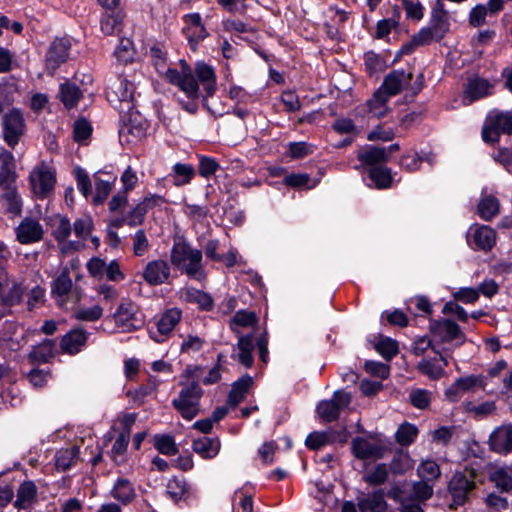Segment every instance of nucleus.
<instances>
[{
	"label": "nucleus",
	"instance_id": "nucleus-60",
	"mask_svg": "<svg viewBox=\"0 0 512 512\" xmlns=\"http://www.w3.org/2000/svg\"><path fill=\"white\" fill-rule=\"evenodd\" d=\"M74 175H75V179L77 182L78 190L83 194V196L85 198H87L91 192V186H92L91 180H90L87 172L84 169L77 167L74 170Z\"/></svg>",
	"mask_w": 512,
	"mask_h": 512
},
{
	"label": "nucleus",
	"instance_id": "nucleus-44",
	"mask_svg": "<svg viewBox=\"0 0 512 512\" xmlns=\"http://www.w3.org/2000/svg\"><path fill=\"white\" fill-rule=\"evenodd\" d=\"M369 177L379 189L388 188L392 181L390 170L381 166L371 168Z\"/></svg>",
	"mask_w": 512,
	"mask_h": 512
},
{
	"label": "nucleus",
	"instance_id": "nucleus-7",
	"mask_svg": "<svg viewBox=\"0 0 512 512\" xmlns=\"http://www.w3.org/2000/svg\"><path fill=\"white\" fill-rule=\"evenodd\" d=\"M25 131V120L22 112L13 108L2 117L3 139L7 145L14 148Z\"/></svg>",
	"mask_w": 512,
	"mask_h": 512
},
{
	"label": "nucleus",
	"instance_id": "nucleus-2",
	"mask_svg": "<svg viewBox=\"0 0 512 512\" xmlns=\"http://www.w3.org/2000/svg\"><path fill=\"white\" fill-rule=\"evenodd\" d=\"M184 386L179 392L178 398L172 401L173 407L180 412L183 418L192 420L199 413V402L203 394L197 380H192L190 384L181 382Z\"/></svg>",
	"mask_w": 512,
	"mask_h": 512
},
{
	"label": "nucleus",
	"instance_id": "nucleus-53",
	"mask_svg": "<svg viewBox=\"0 0 512 512\" xmlns=\"http://www.w3.org/2000/svg\"><path fill=\"white\" fill-rule=\"evenodd\" d=\"M331 443V434L328 431L312 432L305 441L306 446L311 450H317L321 447Z\"/></svg>",
	"mask_w": 512,
	"mask_h": 512
},
{
	"label": "nucleus",
	"instance_id": "nucleus-12",
	"mask_svg": "<svg viewBox=\"0 0 512 512\" xmlns=\"http://www.w3.org/2000/svg\"><path fill=\"white\" fill-rule=\"evenodd\" d=\"M413 74L404 70H393L388 73L381 86L378 88L383 94L391 98L399 94L404 88L411 83Z\"/></svg>",
	"mask_w": 512,
	"mask_h": 512
},
{
	"label": "nucleus",
	"instance_id": "nucleus-21",
	"mask_svg": "<svg viewBox=\"0 0 512 512\" xmlns=\"http://www.w3.org/2000/svg\"><path fill=\"white\" fill-rule=\"evenodd\" d=\"M357 505L360 512H384L386 508L384 494L381 490L371 494L361 493L357 497Z\"/></svg>",
	"mask_w": 512,
	"mask_h": 512
},
{
	"label": "nucleus",
	"instance_id": "nucleus-26",
	"mask_svg": "<svg viewBox=\"0 0 512 512\" xmlns=\"http://www.w3.org/2000/svg\"><path fill=\"white\" fill-rule=\"evenodd\" d=\"M500 213V202L494 195H484L477 205V214L484 221H491Z\"/></svg>",
	"mask_w": 512,
	"mask_h": 512
},
{
	"label": "nucleus",
	"instance_id": "nucleus-61",
	"mask_svg": "<svg viewBox=\"0 0 512 512\" xmlns=\"http://www.w3.org/2000/svg\"><path fill=\"white\" fill-rule=\"evenodd\" d=\"M376 350L389 360L398 353V344L390 338H385L376 344Z\"/></svg>",
	"mask_w": 512,
	"mask_h": 512
},
{
	"label": "nucleus",
	"instance_id": "nucleus-15",
	"mask_svg": "<svg viewBox=\"0 0 512 512\" xmlns=\"http://www.w3.org/2000/svg\"><path fill=\"white\" fill-rule=\"evenodd\" d=\"M44 230L42 225L32 219H23L16 228V237L21 244H31L42 240Z\"/></svg>",
	"mask_w": 512,
	"mask_h": 512
},
{
	"label": "nucleus",
	"instance_id": "nucleus-23",
	"mask_svg": "<svg viewBox=\"0 0 512 512\" xmlns=\"http://www.w3.org/2000/svg\"><path fill=\"white\" fill-rule=\"evenodd\" d=\"M254 334L249 333L246 335H240L238 337V342L236 348L238 349V354L236 355L239 363L249 368L253 365L254 358L252 352L254 350ZM235 357V355H232Z\"/></svg>",
	"mask_w": 512,
	"mask_h": 512
},
{
	"label": "nucleus",
	"instance_id": "nucleus-19",
	"mask_svg": "<svg viewBox=\"0 0 512 512\" xmlns=\"http://www.w3.org/2000/svg\"><path fill=\"white\" fill-rule=\"evenodd\" d=\"M449 26L448 14L444 10L443 4L438 0L432 10L431 19L427 28L431 31L438 42L443 39L449 31Z\"/></svg>",
	"mask_w": 512,
	"mask_h": 512
},
{
	"label": "nucleus",
	"instance_id": "nucleus-51",
	"mask_svg": "<svg viewBox=\"0 0 512 512\" xmlns=\"http://www.w3.org/2000/svg\"><path fill=\"white\" fill-rule=\"evenodd\" d=\"M440 468L434 461L427 460L420 464L418 467V475L428 482H433L440 477Z\"/></svg>",
	"mask_w": 512,
	"mask_h": 512
},
{
	"label": "nucleus",
	"instance_id": "nucleus-11",
	"mask_svg": "<svg viewBox=\"0 0 512 512\" xmlns=\"http://www.w3.org/2000/svg\"><path fill=\"white\" fill-rule=\"evenodd\" d=\"M171 274L169 263L163 259L149 261L143 271L142 278L151 286H158L168 281Z\"/></svg>",
	"mask_w": 512,
	"mask_h": 512
},
{
	"label": "nucleus",
	"instance_id": "nucleus-40",
	"mask_svg": "<svg viewBox=\"0 0 512 512\" xmlns=\"http://www.w3.org/2000/svg\"><path fill=\"white\" fill-rule=\"evenodd\" d=\"M491 481L502 492H509L512 490V473L509 468L496 469L491 474Z\"/></svg>",
	"mask_w": 512,
	"mask_h": 512
},
{
	"label": "nucleus",
	"instance_id": "nucleus-27",
	"mask_svg": "<svg viewBox=\"0 0 512 512\" xmlns=\"http://www.w3.org/2000/svg\"><path fill=\"white\" fill-rule=\"evenodd\" d=\"M253 379L249 375H245L237 380L233 385L229 392L227 404L235 407L239 403H241L246 394L248 393L250 387L252 386Z\"/></svg>",
	"mask_w": 512,
	"mask_h": 512
},
{
	"label": "nucleus",
	"instance_id": "nucleus-63",
	"mask_svg": "<svg viewBox=\"0 0 512 512\" xmlns=\"http://www.w3.org/2000/svg\"><path fill=\"white\" fill-rule=\"evenodd\" d=\"M92 226H93L92 220L89 217H84V218L77 219L74 222L72 228H73V231H74V234L76 235V237L84 240L90 235Z\"/></svg>",
	"mask_w": 512,
	"mask_h": 512
},
{
	"label": "nucleus",
	"instance_id": "nucleus-6",
	"mask_svg": "<svg viewBox=\"0 0 512 512\" xmlns=\"http://www.w3.org/2000/svg\"><path fill=\"white\" fill-rule=\"evenodd\" d=\"M181 64V72L173 68H168L164 73V77L169 83L179 87L190 100H195L198 98V83L186 62L181 61Z\"/></svg>",
	"mask_w": 512,
	"mask_h": 512
},
{
	"label": "nucleus",
	"instance_id": "nucleus-25",
	"mask_svg": "<svg viewBox=\"0 0 512 512\" xmlns=\"http://www.w3.org/2000/svg\"><path fill=\"white\" fill-rule=\"evenodd\" d=\"M37 498V487L32 481L23 482L18 490L16 495V500L14 502V506L17 509H28L32 506L34 502H36Z\"/></svg>",
	"mask_w": 512,
	"mask_h": 512
},
{
	"label": "nucleus",
	"instance_id": "nucleus-36",
	"mask_svg": "<svg viewBox=\"0 0 512 512\" xmlns=\"http://www.w3.org/2000/svg\"><path fill=\"white\" fill-rule=\"evenodd\" d=\"M112 495L123 504H127L134 499L135 491L132 484L127 479L121 478L115 483Z\"/></svg>",
	"mask_w": 512,
	"mask_h": 512
},
{
	"label": "nucleus",
	"instance_id": "nucleus-49",
	"mask_svg": "<svg viewBox=\"0 0 512 512\" xmlns=\"http://www.w3.org/2000/svg\"><path fill=\"white\" fill-rule=\"evenodd\" d=\"M175 173L174 184L183 186L188 184L194 176V168L188 164L177 163L173 167Z\"/></svg>",
	"mask_w": 512,
	"mask_h": 512
},
{
	"label": "nucleus",
	"instance_id": "nucleus-16",
	"mask_svg": "<svg viewBox=\"0 0 512 512\" xmlns=\"http://www.w3.org/2000/svg\"><path fill=\"white\" fill-rule=\"evenodd\" d=\"M493 85L486 79L473 77L468 80L463 103L464 105H470L474 101L484 98L491 94Z\"/></svg>",
	"mask_w": 512,
	"mask_h": 512
},
{
	"label": "nucleus",
	"instance_id": "nucleus-33",
	"mask_svg": "<svg viewBox=\"0 0 512 512\" xmlns=\"http://www.w3.org/2000/svg\"><path fill=\"white\" fill-rule=\"evenodd\" d=\"M81 97L82 92L76 84L69 81L61 84L59 99L67 109L74 108Z\"/></svg>",
	"mask_w": 512,
	"mask_h": 512
},
{
	"label": "nucleus",
	"instance_id": "nucleus-17",
	"mask_svg": "<svg viewBox=\"0 0 512 512\" xmlns=\"http://www.w3.org/2000/svg\"><path fill=\"white\" fill-rule=\"evenodd\" d=\"M355 457L358 459H380L384 456L385 448L378 442L364 438H355L352 442Z\"/></svg>",
	"mask_w": 512,
	"mask_h": 512
},
{
	"label": "nucleus",
	"instance_id": "nucleus-45",
	"mask_svg": "<svg viewBox=\"0 0 512 512\" xmlns=\"http://www.w3.org/2000/svg\"><path fill=\"white\" fill-rule=\"evenodd\" d=\"M53 236L58 242H64L72 232L70 220L65 216H57L54 220Z\"/></svg>",
	"mask_w": 512,
	"mask_h": 512
},
{
	"label": "nucleus",
	"instance_id": "nucleus-31",
	"mask_svg": "<svg viewBox=\"0 0 512 512\" xmlns=\"http://www.w3.org/2000/svg\"><path fill=\"white\" fill-rule=\"evenodd\" d=\"M389 99V97L377 89L372 98L367 101L368 112L371 116L378 119L385 117L389 112L387 105Z\"/></svg>",
	"mask_w": 512,
	"mask_h": 512
},
{
	"label": "nucleus",
	"instance_id": "nucleus-43",
	"mask_svg": "<svg viewBox=\"0 0 512 512\" xmlns=\"http://www.w3.org/2000/svg\"><path fill=\"white\" fill-rule=\"evenodd\" d=\"M417 367L422 374L433 380H437L444 375V368L436 360L422 359Z\"/></svg>",
	"mask_w": 512,
	"mask_h": 512
},
{
	"label": "nucleus",
	"instance_id": "nucleus-56",
	"mask_svg": "<svg viewBox=\"0 0 512 512\" xmlns=\"http://www.w3.org/2000/svg\"><path fill=\"white\" fill-rule=\"evenodd\" d=\"M103 315V309L99 305L92 307H79L75 312V317L81 321L93 322L100 319Z\"/></svg>",
	"mask_w": 512,
	"mask_h": 512
},
{
	"label": "nucleus",
	"instance_id": "nucleus-62",
	"mask_svg": "<svg viewBox=\"0 0 512 512\" xmlns=\"http://www.w3.org/2000/svg\"><path fill=\"white\" fill-rule=\"evenodd\" d=\"M488 13L485 5L478 4L474 6L469 13V24L474 28L484 25Z\"/></svg>",
	"mask_w": 512,
	"mask_h": 512
},
{
	"label": "nucleus",
	"instance_id": "nucleus-28",
	"mask_svg": "<svg viewBox=\"0 0 512 512\" xmlns=\"http://www.w3.org/2000/svg\"><path fill=\"white\" fill-rule=\"evenodd\" d=\"M193 450L205 459L214 458L220 450V441L217 438L201 437L193 442Z\"/></svg>",
	"mask_w": 512,
	"mask_h": 512
},
{
	"label": "nucleus",
	"instance_id": "nucleus-5",
	"mask_svg": "<svg viewBox=\"0 0 512 512\" xmlns=\"http://www.w3.org/2000/svg\"><path fill=\"white\" fill-rule=\"evenodd\" d=\"M56 176L54 170L42 162L35 166L29 175V184L37 198H46L54 190Z\"/></svg>",
	"mask_w": 512,
	"mask_h": 512
},
{
	"label": "nucleus",
	"instance_id": "nucleus-59",
	"mask_svg": "<svg viewBox=\"0 0 512 512\" xmlns=\"http://www.w3.org/2000/svg\"><path fill=\"white\" fill-rule=\"evenodd\" d=\"M155 447L160 453L165 455H174L177 453L174 440L171 436L168 435L156 436Z\"/></svg>",
	"mask_w": 512,
	"mask_h": 512
},
{
	"label": "nucleus",
	"instance_id": "nucleus-37",
	"mask_svg": "<svg viewBox=\"0 0 512 512\" xmlns=\"http://www.w3.org/2000/svg\"><path fill=\"white\" fill-rule=\"evenodd\" d=\"M196 74L198 80L204 85L207 95L211 96L215 88V74L213 69L204 63H198L196 66Z\"/></svg>",
	"mask_w": 512,
	"mask_h": 512
},
{
	"label": "nucleus",
	"instance_id": "nucleus-1",
	"mask_svg": "<svg viewBox=\"0 0 512 512\" xmlns=\"http://www.w3.org/2000/svg\"><path fill=\"white\" fill-rule=\"evenodd\" d=\"M202 258L201 250L183 240L175 241L170 252L171 264L181 273L200 282L206 279Z\"/></svg>",
	"mask_w": 512,
	"mask_h": 512
},
{
	"label": "nucleus",
	"instance_id": "nucleus-39",
	"mask_svg": "<svg viewBox=\"0 0 512 512\" xmlns=\"http://www.w3.org/2000/svg\"><path fill=\"white\" fill-rule=\"evenodd\" d=\"M78 452L79 450L75 446L60 450L56 454L55 465L57 469L61 471L68 470L72 465L76 463Z\"/></svg>",
	"mask_w": 512,
	"mask_h": 512
},
{
	"label": "nucleus",
	"instance_id": "nucleus-13",
	"mask_svg": "<svg viewBox=\"0 0 512 512\" xmlns=\"http://www.w3.org/2000/svg\"><path fill=\"white\" fill-rule=\"evenodd\" d=\"M137 307L131 301H123L114 313V319L117 327L124 332L137 329L141 321L136 318Z\"/></svg>",
	"mask_w": 512,
	"mask_h": 512
},
{
	"label": "nucleus",
	"instance_id": "nucleus-42",
	"mask_svg": "<svg viewBox=\"0 0 512 512\" xmlns=\"http://www.w3.org/2000/svg\"><path fill=\"white\" fill-rule=\"evenodd\" d=\"M389 471L384 463L377 464L372 470L366 472L363 479L369 485H381L386 482Z\"/></svg>",
	"mask_w": 512,
	"mask_h": 512
},
{
	"label": "nucleus",
	"instance_id": "nucleus-48",
	"mask_svg": "<svg viewBox=\"0 0 512 512\" xmlns=\"http://www.w3.org/2000/svg\"><path fill=\"white\" fill-rule=\"evenodd\" d=\"M101 31L106 35H112L121 31L122 17L115 14H106L101 19Z\"/></svg>",
	"mask_w": 512,
	"mask_h": 512
},
{
	"label": "nucleus",
	"instance_id": "nucleus-47",
	"mask_svg": "<svg viewBox=\"0 0 512 512\" xmlns=\"http://www.w3.org/2000/svg\"><path fill=\"white\" fill-rule=\"evenodd\" d=\"M486 377L483 375H469L465 377H461L458 380L460 389L463 390V392H470V391H476L477 389H485L486 383H485Z\"/></svg>",
	"mask_w": 512,
	"mask_h": 512
},
{
	"label": "nucleus",
	"instance_id": "nucleus-55",
	"mask_svg": "<svg viewBox=\"0 0 512 512\" xmlns=\"http://www.w3.org/2000/svg\"><path fill=\"white\" fill-rule=\"evenodd\" d=\"M149 209L145 206L143 201L139 202L133 207L127 214V225L130 227H136L144 222L145 215Z\"/></svg>",
	"mask_w": 512,
	"mask_h": 512
},
{
	"label": "nucleus",
	"instance_id": "nucleus-32",
	"mask_svg": "<svg viewBox=\"0 0 512 512\" xmlns=\"http://www.w3.org/2000/svg\"><path fill=\"white\" fill-rule=\"evenodd\" d=\"M55 355V342L53 340L46 339L40 344L33 347L29 353V359L32 362L47 363Z\"/></svg>",
	"mask_w": 512,
	"mask_h": 512
},
{
	"label": "nucleus",
	"instance_id": "nucleus-35",
	"mask_svg": "<svg viewBox=\"0 0 512 512\" xmlns=\"http://www.w3.org/2000/svg\"><path fill=\"white\" fill-rule=\"evenodd\" d=\"M94 179L95 194L93 196V203L102 204L112 191L116 177L109 176V179H101L98 175H95Z\"/></svg>",
	"mask_w": 512,
	"mask_h": 512
},
{
	"label": "nucleus",
	"instance_id": "nucleus-52",
	"mask_svg": "<svg viewBox=\"0 0 512 512\" xmlns=\"http://www.w3.org/2000/svg\"><path fill=\"white\" fill-rule=\"evenodd\" d=\"M418 434L416 426L406 423L401 425L396 432V440L403 446L410 445Z\"/></svg>",
	"mask_w": 512,
	"mask_h": 512
},
{
	"label": "nucleus",
	"instance_id": "nucleus-29",
	"mask_svg": "<svg viewBox=\"0 0 512 512\" xmlns=\"http://www.w3.org/2000/svg\"><path fill=\"white\" fill-rule=\"evenodd\" d=\"M357 158L365 165H376L388 160V152L386 148L370 146L360 150Z\"/></svg>",
	"mask_w": 512,
	"mask_h": 512
},
{
	"label": "nucleus",
	"instance_id": "nucleus-46",
	"mask_svg": "<svg viewBox=\"0 0 512 512\" xmlns=\"http://www.w3.org/2000/svg\"><path fill=\"white\" fill-rule=\"evenodd\" d=\"M431 399V392L425 389H412L409 393L410 403L417 409H427Z\"/></svg>",
	"mask_w": 512,
	"mask_h": 512
},
{
	"label": "nucleus",
	"instance_id": "nucleus-22",
	"mask_svg": "<svg viewBox=\"0 0 512 512\" xmlns=\"http://www.w3.org/2000/svg\"><path fill=\"white\" fill-rule=\"evenodd\" d=\"M258 319L254 312L239 310L229 321L230 329L239 337L242 334V329L251 328L253 332L257 327Z\"/></svg>",
	"mask_w": 512,
	"mask_h": 512
},
{
	"label": "nucleus",
	"instance_id": "nucleus-8",
	"mask_svg": "<svg viewBox=\"0 0 512 512\" xmlns=\"http://www.w3.org/2000/svg\"><path fill=\"white\" fill-rule=\"evenodd\" d=\"M351 402L350 393L338 390L330 400L319 402L316 408L318 416L325 422H333L339 418L341 410L348 407Z\"/></svg>",
	"mask_w": 512,
	"mask_h": 512
},
{
	"label": "nucleus",
	"instance_id": "nucleus-9",
	"mask_svg": "<svg viewBox=\"0 0 512 512\" xmlns=\"http://www.w3.org/2000/svg\"><path fill=\"white\" fill-rule=\"evenodd\" d=\"M72 43L68 37H56L49 45L45 56V67L50 75L67 61Z\"/></svg>",
	"mask_w": 512,
	"mask_h": 512
},
{
	"label": "nucleus",
	"instance_id": "nucleus-57",
	"mask_svg": "<svg viewBox=\"0 0 512 512\" xmlns=\"http://www.w3.org/2000/svg\"><path fill=\"white\" fill-rule=\"evenodd\" d=\"M187 493L186 483L184 480L173 478L167 483V494L174 501L180 500Z\"/></svg>",
	"mask_w": 512,
	"mask_h": 512
},
{
	"label": "nucleus",
	"instance_id": "nucleus-38",
	"mask_svg": "<svg viewBox=\"0 0 512 512\" xmlns=\"http://www.w3.org/2000/svg\"><path fill=\"white\" fill-rule=\"evenodd\" d=\"M129 439L130 432L128 430L122 431L113 443L111 457L116 464L124 462V455L129 444Z\"/></svg>",
	"mask_w": 512,
	"mask_h": 512
},
{
	"label": "nucleus",
	"instance_id": "nucleus-34",
	"mask_svg": "<svg viewBox=\"0 0 512 512\" xmlns=\"http://www.w3.org/2000/svg\"><path fill=\"white\" fill-rule=\"evenodd\" d=\"M76 263L71 262L70 267L65 266L62 268L58 277L52 283V292L58 296L67 295L72 288V280L70 278V269H75Z\"/></svg>",
	"mask_w": 512,
	"mask_h": 512
},
{
	"label": "nucleus",
	"instance_id": "nucleus-10",
	"mask_svg": "<svg viewBox=\"0 0 512 512\" xmlns=\"http://www.w3.org/2000/svg\"><path fill=\"white\" fill-rule=\"evenodd\" d=\"M496 231L487 225L474 224L467 233V242L475 250L490 251L496 244Z\"/></svg>",
	"mask_w": 512,
	"mask_h": 512
},
{
	"label": "nucleus",
	"instance_id": "nucleus-4",
	"mask_svg": "<svg viewBox=\"0 0 512 512\" xmlns=\"http://www.w3.org/2000/svg\"><path fill=\"white\" fill-rule=\"evenodd\" d=\"M501 133L512 134V114L492 112L483 125L482 139L486 143L494 144L499 141Z\"/></svg>",
	"mask_w": 512,
	"mask_h": 512
},
{
	"label": "nucleus",
	"instance_id": "nucleus-58",
	"mask_svg": "<svg viewBox=\"0 0 512 512\" xmlns=\"http://www.w3.org/2000/svg\"><path fill=\"white\" fill-rule=\"evenodd\" d=\"M115 93L119 100L126 103L127 108L130 109L129 103L134 99V84L127 80H121Z\"/></svg>",
	"mask_w": 512,
	"mask_h": 512
},
{
	"label": "nucleus",
	"instance_id": "nucleus-18",
	"mask_svg": "<svg viewBox=\"0 0 512 512\" xmlns=\"http://www.w3.org/2000/svg\"><path fill=\"white\" fill-rule=\"evenodd\" d=\"M182 317V312L178 308H171L166 310L157 322L158 337L154 332H150L151 337L158 343L164 341V337L169 335L175 326L179 323Z\"/></svg>",
	"mask_w": 512,
	"mask_h": 512
},
{
	"label": "nucleus",
	"instance_id": "nucleus-24",
	"mask_svg": "<svg viewBox=\"0 0 512 512\" xmlns=\"http://www.w3.org/2000/svg\"><path fill=\"white\" fill-rule=\"evenodd\" d=\"M180 299L187 303L197 304L202 310L209 311L213 308L212 297L208 293L192 287L182 289Z\"/></svg>",
	"mask_w": 512,
	"mask_h": 512
},
{
	"label": "nucleus",
	"instance_id": "nucleus-54",
	"mask_svg": "<svg viewBox=\"0 0 512 512\" xmlns=\"http://www.w3.org/2000/svg\"><path fill=\"white\" fill-rule=\"evenodd\" d=\"M133 42L129 38H122L115 50L117 59L123 63L131 61L134 57Z\"/></svg>",
	"mask_w": 512,
	"mask_h": 512
},
{
	"label": "nucleus",
	"instance_id": "nucleus-3",
	"mask_svg": "<svg viewBox=\"0 0 512 512\" xmlns=\"http://www.w3.org/2000/svg\"><path fill=\"white\" fill-rule=\"evenodd\" d=\"M476 473L473 469H465L464 471L456 472L448 486V491L452 497V503L449 508L454 509L462 506L469 499L470 494L475 489Z\"/></svg>",
	"mask_w": 512,
	"mask_h": 512
},
{
	"label": "nucleus",
	"instance_id": "nucleus-64",
	"mask_svg": "<svg viewBox=\"0 0 512 512\" xmlns=\"http://www.w3.org/2000/svg\"><path fill=\"white\" fill-rule=\"evenodd\" d=\"M493 159L501 164L508 172H512V150L500 147L496 153L492 155Z\"/></svg>",
	"mask_w": 512,
	"mask_h": 512
},
{
	"label": "nucleus",
	"instance_id": "nucleus-20",
	"mask_svg": "<svg viewBox=\"0 0 512 512\" xmlns=\"http://www.w3.org/2000/svg\"><path fill=\"white\" fill-rule=\"evenodd\" d=\"M87 333L83 329H73L64 335L60 341V348L64 353L74 355L85 346Z\"/></svg>",
	"mask_w": 512,
	"mask_h": 512
},
{
	"label": "nucleus",
	"instance_id": "nucleus-14",
	"mask_svg": "<svg viewBox=\"0 0 512 512\" xmlns=\"http://www.w3.org/2000/svg\"><path fill=\"white\" fill-rule=\"evenodd\" d=\"M489 446L499 454L512 452V424L497 427L489 437Z\"/></svg>",
	"mask_w": 512,
	"mask_h": 512
},
{
	"label": "nucleus",
	"instance_id": "nucleus-30",
	"mask_svg": "<svg viewBox=\"0 0 512 512\" xmlns=\"http://www.w3.org/2000/svg\"><path fill=\"white\" fill-rule=\"evenodd\" d=\"M2 189L1 201L9 213L19 215L22 211V200L15 186H7Z\"/></svg>",
	"mask_w": 512,
	"mask_h": 512
},
{
	"label": "nucleus",
	"instance_id": "nucleus-41",
	"mask_svg": "<svg viewBox=\"0 0 512 512\" xmlns=\"http://www.w3.org/2000/svg\"><path fill=\"white\" fill-rule=\"evenodd\" d=\"M22 296L23 291L21 286L18 284H14L8 291L1 294V302L4 306V310L0 311V317H3L9 312L6 308L19 304L22 300Z\"/></svg>",
	"mask_w": 512,
	"mask_h": 512
},
{
	"label": "nucleus",
	"instance_id": "nucleus-50",
	"mask_svg": "<svg viewBox=\"0 0 512 512\" xmlns=\"http://www.w3.org/2000/svg\"><path fill=\"white\" fill-rule=\"evenodd\" d=\"M433 494V486L426 480L415 482L412 486L410 496L416 501H425Z\"/></svg>",
	"mask_w": 512,
	"mask_h": 512
}]
</instances>
